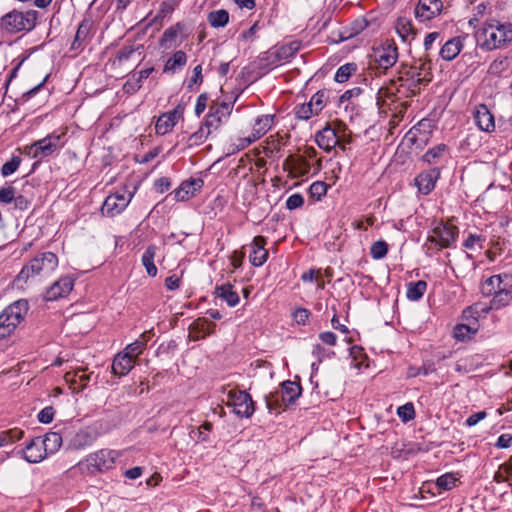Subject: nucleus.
I'll use <instances>...</instances> for the list:
<instances>
[{
	"mask_svg": "<svg viewBox=\"0 0 512 512\" xmlns=\"http://www.w3.org/2000/svg\"><path fill=\"white\" fill-rule=\"evenodd\" d=\"M266 239L263 236H256L252 242V251L249 255L253 266H262L268 258V251L265 249Z\"/></svg>",
	"mask_w": 512,
	"mask_h": 512,
	"instance_id": "nucleus-21",
	"label": "nucleus"
},
{
	"mask_svg": "<svg viewBox=\"0 0 512 512\" xmlns=\"http://www.w3.org/2000/svg\"><path fill=\"white\" fill-rule=\"evenodd\" d=\"M477 330L478 327L475 326V323L458 324L454 328L453 335L457 340L464 341L476 334Z\"/></svg>",
	"mask_w": 512,
	"mask_h": 512,
	"instance_id": "nucleus-36",
	"label": "nucleus"
},
{
	"mask_svg": "<svg viewBox=\"0 0 512 512\" xmlns=\"http://www.w3.org/2000/svg\"><path fill=\"white\" fill-rule=\"evenodd\" d=\"M301 386L296 382L284 381L281 390L278 391L281 395V401L285 406L294 404L296 399L301 395Z\"/></svg>",
	"mask_w": 512,
	"mask_h": 512,
	"instance_id": "nucleus-25",
	"label": "nucleus"
},
{
	"mask_svg": "<svg viewBox=\"0 0 512 512\" xmlns=\"http://www.w3.org/2000/svg\"><path fill=\"white\" fill-rule=\"evenodd\" d=\"M447 149L445 144H439L429 149L423 156V159L428 163H433L439 158Z\"/></svg>",
	"mask_w": 512,
	"mask_h": 512,
	"instance_id": "nucleus-50",
	"label": "nucleus"
},
{
	"mask_svg": "<svg viewBox=\"0 0 512 512\" xmlns=\"http://www.w3.org/2000/svg\"><path fill=\"white\" fill-rule=\"evenodd\" d=\"M328 185L322 181H316L309 187L311 197L320 200L327 193Z\"/></svg>",
	"mask_w": 512,
	"mask_h": 512,
	"instance_id": "nucleus-48",
	"label": "nucleus"
},
{
	"mask_svg": "<svg viewBox=\"0 0 512 512\" xmlns=\"http://www.w3.org/2000/svg\"><path fill=\"white\" fill-rule=\"evenodd\" d=\"M509 68V60L507 57H500L495 59L489 66V74L500 77Z\"/></svg>",
	"mask_w": 512,
	"mask_h": 512,
	"instance_id": "nucleus-39",
	"label": "nucleus"
},
{
	"mask_svg": "<svg viewBox=\"0 0 512 512\" xmlns=\"http://www.w3.org/2000/svg\"><path fill=\"white\" fill-rule=\"evenodd\" d=\"M486 416H487V413L485 411H480V412L474 413L467 418L466 425L469 427L474 426L479 421L485 419Z\"/></svg>",
	"mask_w": 512,
	"mask_h": 512,
	"instance_id": "nucleus-64",
	"label": "nucleus"
},
{
	"mask_svg": "<svg viewBox=\"0 0 512 512\" xmlns=\"http://www.w3.org/2000/svg\"><path fill=\"white\" fill-rule=\"evenodd\" d=\"M29 310L28 301L20 299L7 306L0 314V339L9 336L24 320Z\"/></svg>",
	"mask_w": 512,
	"mask_h": 512,
	"instance_id": "nucleus-4",
	"label": "nucleus"
},
{
	"mask_svg": "<svg viewBox=\"0 0 512 512\" xmlns=\"http://www.w3.org/2000/svg\"><path fill=\"white\" fill-rule=\"evenodd\" d=\"M157 246L154 244L149 245L143 255H142V264L146 269V272L149 276L155 277L157 275V267L154 264V259L157 252Z\"/></svg>",
	"mask_w": 512,
	"mask_h": 512,
	"instance_id": "nucleus-31",
	"label": "nucleus"
},
{
	"mask_svg": "<svg viewBox=\"0 0 512 512\" xmlns=\"http://www.w3.org/2000/svg\"><path fill=\"white\" fill-rule=\"evenodd\" d=\"M406 70H415L416 74H419V77L423 75V73H427L429 77V82L432 80V73H431V67L430 62H422L419 60L418 62H415V64L411 66L402 65Z\"/></svg>",
	"mask_w": 512,
	"mask_h": 512,
	"instance_id": "nucleus-44",
	"label": "nucleus"
},
{
	"mask_svg": "<svg viewBox=\"0 0 512 512\" xmlns=\"http://www.w3.org/2000/svg\"><path fill=\"white\" fill-rule=\"evenodd\" d=\"M132 194L115 193L106 197L101 212L104 216L114 217L120 214L131 201Z\"/></svg>",
	"mask_w": 512,
	"mask_h": 512,
	"instance_id": "nucleus-11",
	"label": "nucleus"
},
{
	"mask_svg": "<svg viewBox=\"0 0 512 512\" xmlns=\"http://www.w3.org/2000/svg\"><path fill=\"white\" fill-rule=\"evenodd\" d=\"M62 134L52 133L43 139H40L30 146L25 148L28 155L33 158H44L52 155L56 150L62 146Z\"/></svg>",
	"mask_w": 512,
	"mask_h": 512,
	"instance_id": "nucleus-8",
	"label": "nucleus"
},
{
	"mask_svg": "<svg viewBox=\"0 0 512 512\" xmlns=\"http://www.w3.org/2000/svg\"><path fill=\"white\" fill-rule=\"evenodd\" d=\"M458 233L456 226L441 224L434 228L433 235L428 237V241L438 246V249L449 248L455 242Z\"/></svg>",
	"mask_w": 512,
	"mask_h": 512,
	"instance_id": "nucleus-10",
	"label": "nucleus"
},
{
	"mask_svg": "<svg viewBox=\"0 0 512 512\" xmlns=\"http://www.w3.org/2000/svg\"><path fill=\"white\" fill-rule=\"evenodd\" d=\"M24 459L29 463L41 462L47 455L44 451L43 444L40 437L33 438L21 451Z\"/></svg>",
	"mask_w": 512,
	"mask_h": 512,
	"instance_id": "nucleus-17",
	"label": "nucleus"
},
{
	"mask_svg": "<svg viewBox=\"0 0 512 512\" xmlns=\"http://www.w3.org/2000/svg\"><path fill=\"white\" fill-rule=\"evenodd\" d=\"M41 442L46 453L54 454L63 443V435L58 431H51L45 435L44 439H41Z\"/></svg>",
	"mask_w": 512,
	"mask_h": 512,
	"instance_id": "nucleus-29",
	"label": "nucleus"
},
{
	"mask_svg": "<svg viewBox=\"0 0 512 512\" xmlns=\"http://www.w3.org/2000/svg\"><path fill=\"white\" fill-rule=\"evenodd\" d=\"M118 453L114 450L102 449L90 454L85 461L79 462L78 467L82 472L93 474L94 472H103L111 469Z\"/></svg>",
	"mask_w": 512,
	"mask_h": 512,
	"instance_id": "nucleus-6",
	"label": "nucleus"
},
{
	"mask_svg": "<svg viewBox=\"0 0 512 512\" xmlns=\"http://www.w3.org/2000/svg\"><path fill=\"white\" fill-rule=\"evenodd\" d=\"M140 49H142L141 45H139L136 48L133 46H124L118 51L116 58L119 63H123V62L131 59L133 57V55L136 52H138Z\"/></svg>",
	"mask_w": 512,
	"mask_h": 512,
	"instance_id": "nucleus-51",
	"label": "nucleus"
},
{
	"mask_svg": "<svg viewBox=\"0 0 512 512\" xmlns=\"http://www.w3.org/2000/svg\"><path fill=\"white\" fill-rule=\"evenodd\" d=\"M304 204V198L301 194L296 193L291 195L286 201V208L288 210H294L302 207Z\"/></svg>",
	"mask_w": 512,
	"mask_h": 512,
	"instance_id": "nucleus-58",
	"label": "nucleus"
},
{
	"mask_svg": "<svg viewBox=\"0 0 512 512\" xmlns=\"http://www.w3.org/2000/svg\"><path fill=\"white\" fill-rule=\"evenodd\" d=\"M299 49V44L297 42H293L289 45L282 46L276 51V57L279 60H286L292 57L297 50Z\"/></svg>",
	"mask_w": 512,
	"mask_h": 512,
	"instance_id": "nucleus-46",
	"label": "nucleus"
},
{
	"mask_svg": "<svg viewBox=\"0 0 512 512\" xmlns=\"http://www.w3.org/2000/svg\"><path fill=\"white\" fill-rule=\"evenodd\" d=\"M511 278L512 276L506 273L489 277L483 284L482 293L484 295H494Z\"/></svg>",
	"mask_w": 512,
	"mask_h": 512,
	"instance_id": "nucleus-27",
	"label": "nucleus"
},
{
	"mask_svg": "<svg viewBox=\"0 0 512 512\" xmlns=\"http://www.w3.org/2000/svg\"><path fill=\"white\" fill-rule=\"evenodd\" d=\"M327 100V92L325 90H319L311 97L309 103L310 106L313 107L314 111H316L317 114H319V112H321L322 109L325 107Z\"/></svg>",
	"mask_w": 512,
	"mask_h": 512,
	"instance_id": "nucleus-41",
	"label": "nucleus"
},
{
	"mask_svg": "<svg viewBox=\"0 0 512 512\" xmlns=\"http://www.w3.org/2000/svg\"><path fill=\"white\" fill-rule=\"evenodd\" d=\"M475 36L482 48L499 49L512 41V24L490 19L475 32Z\"/></svg>",
	"mask_w": 512,
	"mask_h": 512,
	"instance_id": "nucleus-2",
	"label": "nucleus"
},
{
	"mask_svg": "<svg viewBox=\"0 0 512 512\" xmlns=\"http://www.w3.org/2000/svg\"><path fill=\"white\" fill-rule=\"evenodd\" d=\"M215 295L226 301L230 307H235L240 301L239 295L233 290L231 284L217 286L215 288Z\"/></svg>",
	"mask_w": 512,
	"mask_h": 512,
	"instance_id": "nucleus-30",
	"label": "nucleus"
},
{
	"mask_svg": "<svg viewBox=\"0 0 512 512\" xmlns=\"http://www.w3.org/2000/svg\"><path fill=\"white\" fill-rule=\"evenodd\" d=\"M91 24L88 21H83L76 32L74 42L72 44L73 48L79 47L88 37L90 31Z\"/></svg>",
	"mask_w": 512,
	"mask_h": 512,
	"instance_id": "nucleus-43",
	"label": "nucleus"
},
{
	"mask_svg": "<svg viewBox=\"0 0 512 512\" xmlns=\"http://www.w3.org/2000/svg\"><path fill=\"white\" fill-rule=\"evenodd\" d=\"M215 327V323L210 322L205 318H198L190 325V333L194 340H198L212 334Z\"/></svg>",
	"mask_w": 512,
	"mask_h": 512,
	"instance_id": "nucleus-24",
	"label": "nucleus"
},
{
	"mask_svg": "<svg viewBox=\"0 0 512 512\" xmlns=\"http://www.w3.org/2000/svg\"><path fill=\"white\" fill-rule=\"evenodd\" d=\"M207 20L214 28L224 27L229 21V13L224 9L212 11L208 14Z\"/></svg>",
	"mask_w": 512,
	"mask_h": 512,
	"instance_id": "nucleus-37",
	"label": "nucleus"
},
{
	"mask_svg": "<svg viewBox=\"0 0 512 512\" xmlns=\"http://www.w3.org/2000/svg\"><path fill=\"white\" fill-rule=\"evenodd\" d=\"M355 70L356 65L354 63H347L345 65H342L337 69L334 79L338 83H343L349 79V77Z\"/></svg>",
	"mask_w": 512,
	"mask_h": 512,
	"instance_id": "nucleus-42",
	"label": "nucleus"
},
{
	"mask_svg": "<svg viewBox=\"0 0 512 512\" xmlns=\"http://www.w3.org/2000/svg\"><path fill=\"white\" fill-rule=\"evenodd\" d=\"M183 111L184 108L181 105H177L172 111L162 114L156 122V133L159 135H165L171 131L182 117Z\"/></svg>",
	"mask_w": 512,
	"mask_h": 512,
	"instance_id": "nucleus-12",
	"label": "nucleus"
},
{
	"mask_svg": "<svg viewBox=\"0 0 512 512\" xmlns=\"http://www.w3.org/2000/svg\"><path fill=\"white\" fill-rule=\"evenodd\" d=\"M273 125V116L271 115H262L258 117L253 126V133L251 136L243 140L241 144V148H245L251 143L255 142L263 135H265Z\"/></svg>",
	"mask_w": 512,
	"mask_h": 512,
	"instance_id": "nucleus-15",
	"label": "nucleus"
},
{
	"mask_svg": "<svg viewBox=\"0 0 512 512\" xmlns=\"http://www.w3.org/2000/svg\"><path fill=\"white\" fill-rule=\"evenodd\" d=\"M208 96L206 93H203L198 96L196 105H195V113L197 116H200L202 114L207 106Z\"/></svg>",
	"mask_w": 512,
	"mask_h": 512,
	"instance_id": "nucleus-62",
	"label": "nucleus"
},
{
	"mask_svg": "<svg viewBox=\"0 0 512 512\" xmlns=\"http://www.w3.org/2000/svg\"><path fill=\"white\" fill-rule=\"evenodd\" d=\"M483 241L482 237L475 234H470L467 239L464 242V247L467 249H474L477 244L480 245V248H482V245L480 244Z\"/></svg>",
	"mask_w": 512,
	"mask_h": 512,
	"instance_id": "nucleus-63",
	"label": "nucleus"
},
{
	"mask_svg": "<svg viewBox=\"0 0 512 512\" xmlns=\"http://www.w3.org/2000/svg\"><path fill=\"white\" fill-rule=\"evenodd\" d=\"M148 340L149 336L147 333H143L140 339H137L133 343L127 345L124 354H128V356L135 360V358L144 351Z\"/></svg>",
	"mask_w": 512,
	"mask_h": 512,
	"instance_id": "nucleus-34",
	"label": "nucleus"
},
{
	"mask_svg": "<svg viewBox=\"0 0 512 512\" xmlns=\"http://www.w3.org/2000/svg\"><path fill=\"white\" fill-rule=\"evenodd\" d=\"M84 368H78L75 371H69L64 375V379L66 383L69 385V388L72 390L73 393H76V388H78L79 385V377L78 374L80 372H84Z\"/></svg>",
	"mask_w": 512,
	"mask_h": 512,
	"instance_id": "nucleus-54",
	"label": "nucleus"
},
{
	"mask_svg": "<svg viewBox=\"0 0 512 512\" xmlns=\"http://www.w3.org/2000/svg\"><path fill=\"white\" fill-rule=\"evenodd\" d=\"M315 140L320 148L328 152L336 146L341 145L336 130L329 125L316 134Z\"/></svg>",
	"mask_w": 512,
	"mask_h": 512,
	"instance_id": "nucleus-18",
	"label": "nucleus"
},
{
	"mask_svg": "<svg viewBox=\"0 0 512 512\" xmlns=\"http://www.w3.org/2000/svg\"><path fill=\"white\" fill-rule=\"evenodd\" d=\"M440 177V171L437 168L420 173L415 178V184L418 190L423 195H428L434 188L435 184Z\"/></svg>",
	"mask_w": 512,
	"mask_h": 512,
	"instance_id": "nucleus-16",
	"label": "nucleus"
},
{
	"mask_svg": "<svg viewBox=\"0 0 512 512\" xmlns=\"http://www.w3.org/2000/svg\"><path fill=\"white\" fill-rule=\"evenodd\" d=\"M209 134L210 128H207L204 122L196 132L190 135L188 139V145L190 147L201 145L207 139Z\"/></svg>",
	"mask_w": 512,
	"mask_h": 512,
	"instance_id": "nucleus-40",
	"label": "nucleus"
},
{
	"mask_svg": "<svg viewBox=\"0 0 512 512\" xmlns=\"http://www.w3.org/2000/svg\"><path fill=\"white\" fill-rule=\"evenodd\" d=\"M141 88V84L139 83V80L135 79V74L129 78L126 83L123 86V89L128 94H134Z\"/></svg>",
	"mask_w": 512,
	"mask_h": 512,
	"instance_id": "nucleus-59",
	"label": "nucleus"
},
{
	"mask_svg": "<svg viewBox=\"0 0 512 512\" xmlns=\"http://www.w3.org/2000/svg\"><path fill=\"white\" fill-rule=\"evenodd\" d=\"M24 436V431L19 428H13L0 432V447L12 444Z\"/></svg>",
	"mask_w": 512,
	"mask_h": 512,
	"instance_id": "nucleus-38",
	"label": "nucleus"
},
{
	"mask_svg": "<svg viewBox=\"0 0 512 512\" xmlns=\"http://www.w3.org/2000/svg\"><path fill=\"white\" fill-rule=\"evenodd\" d=\"M228 405L233 406L235 414L249 418L254 413L253 400L246 391L230 390L228 392Z\"/></svg>",
	"mask_w": 512,
	"mask_h": 512,
	"instance_id": "nucleus-9",
	"label": "nucleus"
},
{
	"mask_svg": "<svg viewBox=\"0 0 512 512\" xmlns=\"http://www.w3.org/2000/svg\"><path fill=\"white\" fill-rule=\"evenodd\" d=\"M463 48L460 37H454L448 40L441 48L440 55L446 61L455 59Z\"/></svg>",
	"mask_w": 512,
	"mask_h": 512,
	"instance_id": "nucleus-28",
	"label": "nucleus"
},
{
	"mask_svg": "<svg viewBox=\"0 0 512 512\" xmlns=\"http://www.w3.org/2000/svg\"><path fill=\"white\" fill-rule=\"evenodd\" d=\"M395 28L403 41H408L410 36L414 38L416 35L412 22L405 17L398 18Z\"/></svg>",
	"mask_w": 512,
	"mask_h": 512,
	"instance_id": "nucleus-32",
	"label": "nucleus"
},
{
	"mask_svg": "<svg viewBox=\"0 0 512 512\" xmlns=\"http://www.w3.org/2000/svg\"><path fill=\"white\" fill-rule=\"evenodd\" d=\"M73 288V280L69 277H64L56 281L47 289L45 299L47 301H54L59 298L67 296Z\"/></svg>",
	"mask_w": 512,
	"mask_h": 512,
	"instance_id": "nucleus-20",
	"label": "nucleus"
},
{
	"mask_svg": "<svg viewBox=\"0 0 512 512\" xmlns=\"http://www.w3.org/2000/svg\"><path fill=\"white\" fill-rule=\"evenodd\" d=\"M441 0H419L415 8L416 18L425 21L434 18L442 11Z\"/></svg>",
	"mask_w": 512,
	"mask_h": 512,
	"instance_id": "nucleus-14",
	"label": "nucleus"
},
{
	"mask_svg": "<svg viewBox=\"0 0 512 512\" xmlns=\"http://www.w3.org/2000/svg\"><path fill=\"white\" fill-rule=\"evenodd\" d=\"M457 479L453 474L447 473L438 477L436 485L443 490H451L456 485Z\"/></svg>",
	"mask_w": 512,
	"mask_h": 512,
	"instance_id": "nucleus-52",
	"label": "nucleus"
},
{
	"mask_svg": "<svg viewBox=\"0 0 512 512\" xmlns=\"http://www.w3.org/2000/svg\"><path fill=\"white\" fill-rule=\"evenodd\" d=\"M134 363L135 360L128 356V354L119 353L113 360L112 372L118 376H125L133 368Z\"/></svg>",
	"mask_w": 512,
	"mask_h": 512,
	"instance_id": "nucleus-26",
	"label": "nucleus"
},
{
	"mask_svg": "<svg viewBox=\"0 0 512 512\" xmlns=\"http://www.w3.org/2000/svg\"><path fill=\"white\" fill-rule=\"evenodd\" d=\"M182 26L180 23H177L175 26H172L168 29H166L162 35V41L163 42H172L175 40V38L178 36L179 32L181 31Z\"/></svg>",
	"mask_w": 512,
	"mask_h": 512,
	"instance_id": "nucleus-57",
	"label": "nucleus"
},
{
	"mask_svg": "<svg viewBox=\"0 0 512 512\" xmlns=\"http://www.w3.org/2000/svg\"><path fill=\"white\" fill-rule=\"evenodd\" d=\"M397 415L403 422H408L415 417V410L412 403H406L397 409Z\"/></svg>",
	"mask_w": 512,
	"mask_h": 512,
	"instance_id": "nucleus-55",
	"label": "nucleus"
},
{
	"mask_svg": "<svg viewBox=\"0 0 512 512\" xmlns=\"http://www.w3.org/2000/svg\"><path fill=\"white\" fill-rule=\"evenodd\" d=\"M295 115L300 120H308L313 115H318L316 111H314L313 107L310 106V103H304L296 107Z\"/></svg>",
	"mask_w": 512,
	"mask_h": 512,
	"instance_id": "nucleus-47",
	"label": "nucleus"
},
{
	"mask_svg": "<svg viewBox=\"0 0 512 512\" xmlns=\"http://www.w3.org/2000/svg\"><path fill=\"white\" fill-rule=\"evenodd\" d=\"M266 406L270 412L278 410L283 402L281 401V395L278 391L271 392L265 396Z\"/></svg>",
	"mask_w": 512,
	"mask_h": 512,
	"instance_id": "nucleus-49",
	"label": "nucleus"
},
{
	"mask_svg": "<svg viewBox=\"0 0 512 512\" xmlns=\"http://www.w3.org/2000/svg\"><path fill=\"white\" fill-rule=\"evenodd\" d=\"M232 107V104L227 102L211 105L205 119V126L207 128H218L222 123V118H227L230 115Z\"/></svg>",
	"mask_w": 512,
	"mask_h": 512,
	"instance_id": "nucleus-13",
	"label": "nucleus"
},
{
	"mask_svg": "<svg viewBox=\"0 0 512 512\" xmlns=\"http://www.w3.org/2000/svg\"><path fill=\"white\" fill-rule=\"evenodd\" d=\"M204 182L201 178H190L183 181L181 185L174 191V197L177 201H185L195 195L199 191Z\"/></svg>",
	"mask_w": 512,
	"mask_h": 512,
	"instance_id": "nucleus-19",
	"label": "nucleus"
},
{
	"mask_svg": "<svg viewBox=\"0 0 512 512\" xmlns=\"http://www.w3.org/2000/svg\"><path fill=\"white\" fill-rule=\"evenodd\" d=\"M21 164V158L19 156H13L10 161L6 162L1 168V174L3 177H7L13 174Z\"/></svg>",
	"mask_w": 512,
	"mask_h": 512,
	"instance_id": "nucleus-53",
	"label": "nucleus"
},
{
	"mask_svg": "<svg viewBox=\"0 0 512 512\" xmlns=\"http://www.w3.org/2000/svg\"><path fill=\"white\" fill-rule=\"evenodd\" d=\"M58 266V257L52 252H43L36 255L26 264L15 278L17 285L27 283L35 277H47Z\"/></svg>",
	"mask_w": 512,
	"mask_h": 512,
	"instance_id": "nucleus-3",
	"label": "nucleus"
},
{
	"mask_svg": "<svg viewBox=\"0 0 512 512\" xmlns=\"http://www.w3.org/2000/svg\"><path fill=\"white\" fill-rule=\"evenodd\" d=\"M477 126L486 132H491L495 128L494 117L486 105H480L474 114Z\"/></svg>",
	"mask_w": 512,
	"mask_h": 512,
	"instance_id": "nucleus-23",
	"label": "nucleus"
},
{
	"mask_svg": "<svg viewBox=\"0 0 512 512\" xmlns=\"http://www.w3.org/2000/svg\"><path fill=\"white\" fill-rule=\"evenodd\" d=\"M310 311L305 308H298L293 313V318L298 324H305L310 316Z\"/></svg>",
	"mask_w": 512,
	"mask_h": 512,
	"instance_id": "nucleus-61",
	"label": "nucleus"
},
{
	"mask_svg": "<svg viewBox=\"0 0 512 512\" xmlns=\"http://www.w3.org/2000/svg\"><path fill=\"white\" fill-rule=\"evenodd\" d=\"M187 62V56L185 52L179 50L176 51L172 57H170L164 66V72L174 73L176 69L183 67Z\"/></svg>",
	"mask_w": 512,
	"mask_h": 512,
	"instance_id": "nucleus-33",
	"label": "nucleus"
},
{
	"mask_svg": "<svg viewBox=\"0 0 512 512\" xmlns=\"http://www.w3.org/2000/svg\"><path fill=\"white\" fill-rule=\"evenodd\" d=\"M372 57L373 60L370 62V68L386 71L397 62L398 48L394 43H387L375 48Z\"/></svg>",
	"mask_w": 512,
	"mask_h": 512,
	"instance_id": "nucleus-7",
	"label": "nucleus"
},
{
	"mask_svg": "<svg viewBox=\"0 0 512 512\" xmlns=\"http://www.w3.org/2000/svg\"><path fill=\"white\" fill-rule=\"evenodd\" d=\"M387 252L388 244L383 240L374 242L370 248V254L372 258L377 260L385 257Z\"/></svg>",
	"mask_w": 512,
	"mask_h": 512,
	"instance_id": "nucleus-45",
	"label": "nucleus"
},
{
	"mask_svg": "<svg viewBox=\"0 0 512 512\" xmlns=\"http://www.w3.org/2000/svg\"><path fill=\"white\" fill-rule=\"evenodd\" d=\"M429 83L427 73L421 77L415 70H406L403 66L398 71L397 80L391 79L389 85L381 87L378 91L377 103L384 102L386 98L392 101L400 98H410L420 93L421 87Z\"/></svg>",
	"mask_w": 512,
	"mask_h": 512,
	"instance_id": "nucleus-1",
	"label": "nucleus"
},
{
	"mask_svg": "<svg viewBox=\"0 0 512 512\" xmlns=\"http://www.w3.org/2000/svg\"><path fill=\"white\" fill-rule=\"evenodd\" d=\"M54 409L51 406L45 407L38 414V420L41 423L47 424L53 420Z\"/></svg>",
	"mask_w": 512,
	"mask_h": 512,
	"instance_id": "nucleus-60",
	"label": "nucleus"
},
{
	"mask_svg": "<svg viewBox=\"0 0 512 512\" xmlns=\"http://www.w3.org/2000/svg\"><path fill=\"white\" fill-rule=\"evenodd\" d=\"M512 301V283L508 281L493 295L490 302L491 309H501Z\"/></svg>",
	"mask_w": 512,
	"mask_h": 512,
	"instance_id": "nucleus-22",
	"label": "nucleus"
},
{
	"mask_svg": "<svg viewBox=\"0 0 512 512\" xmlns=\"http://www.w3.org/2000/svg\"><path fill=\"white\" fill-rule=\"evenodd\" d=\"M16 189L13 186L0 188V203L10 204L15 199Z\"/></svg>",
	"mask_w": 512,
	"mask_h": 512,
	"instance_id": "nucleus-56",
	"label": "nucleus"
},
{
	"mask_svg": "<svg viewBox=\"0 0 512 512\" xmlns=\"http://www.w3.org/2000/svg\"><path fill=\"white\" fill-rule=\"evenodd\" d=\"M427 289V283L423 280L417 282H410L407 285V298L412 301H417L422 298Z\"/></svg>",
	"mask_w": 512,
	"mask_h": 512,
	"instance_id": "nucleus-35",
	"label": "nucleus"
},
{
	"mask_svg": "<svg viewBox=\"0 0 512 512\" xmlns=\"http://www.w3.org/2000/svg\"><path fill=\"white\" fill-rule=\"evenodd\" d=\"M37 18L38 12L35 10L25 12L13 10L2 17L1 25L10 33L31 31L36 26Z\"/></svg>",
	"mask_w": 512,
	"mask_h": 512,
	"instance_id": "nucleus-5",
	"label": "nucleus"
}]
</instances>
